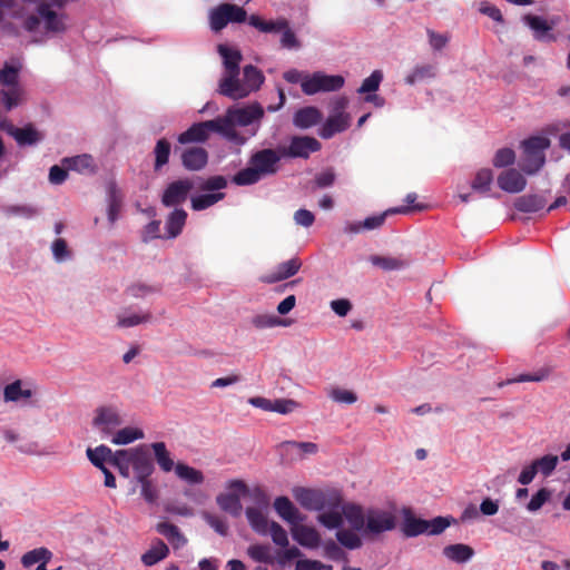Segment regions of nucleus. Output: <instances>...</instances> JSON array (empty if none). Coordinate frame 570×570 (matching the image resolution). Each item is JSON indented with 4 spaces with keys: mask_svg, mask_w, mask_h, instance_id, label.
<instances>
[{
    "mask_svg": "<svg viewBox=\"0 0 570 570\" xmlns=\"http://www.w3.org/2000/svg\"><path fill=\"white\" fill-rule=\"evenodd\" d=\"M346 521L353 530L365 537H376L392 531L396 527V518L392 511L381 508L364 510L355 503H347L343 508Z\"/></svg>",
    "mask_w": 570,
    "mask_h": 570,
    "instance_id": "nucleus-1",
    "label": "nucleus"
},
{
    "mask_svg": "<svg viewBox=\"0 0 570 570\" xmlns=\"http://www.w3.org/2000/svg\"><path fill=\"white\" fill-rule=\"evenodd\" d=\"M265 115V109L258 102H252L242 107H229L223 116H218L223 138L230 142L244 144L245 139L237 131L236 127L256 125L258 127Z\"/></svg>",
    "mask_w": 570,
    "mask_h": 570,
    "instance_id": "nucleus-2",
    "label": "nucleus"
},
{
    "mask_svg": "<svg viewBox=\"0 0 570 570\" xmlns=\"http://www.w3.org/2000/svg\"><path fill=\"white\" fill-rule=\"evenodd\" d=\"M67 16L50 8L45 0L36 2L35 12L28 14L23 20V28L31 33L55 36L66 31Z\"/></svg>",
    "mask_w": 570,
    "mask_h": 570,
    "instance_id": "nucleus-3",
    "label": "nucleus"
},
{
    "mask_svg": "<svg viewBox=\"0 0 570 570\" xmlns=\"http://www.w3.org/2000/svg\"><path fill=\"white\" fill-rule=\"evenodd\" d=\"M22 67L19 59L11 58L0 69V104L8 111L23 101L24 90L19 82Z\"/></svg>",
    "mask_w": 570,
    "mask_h": 570,
    "instance_id": "nucleus-4",
    "label": "nucleus"
},
{
    "mask_svg": "<svg viewBox=\"0 0 570 570\" xmlns=\"http://www.w3.org/2000/svg\"><path fill=\"white\" fill-rule=\"evenodd\" d=\"M265 81L263 72L253 65L243 68V78L235 76L229 87H226L220 95L234 100L243 99L250 92L257 91Z\"/></svg>",
    "mask_w": 570,
    "mask_h": 570,
    "instance_id": "nucleus-5",
    "label": "nucleus"
},
{
    "mask_svg": "<svg viewBox=\"0 0 570 570\" xmlns=\"http://www.w3.org/2000/svg\"><path fill=\"white\" fill-rule=\"evenodd\" d=\"M451 520L444 517H436L432 520L416 518L410 509L403 510L402 532L407 538L420 534L436 535L450 527Z\"/></svg>",
    "mask_w": 570,
    "mask_h": 570,
    "instance_id": "nucleus-6",
    "label": "nucleus"
},
{
    "mask_svg": "<svg viewBox=\"0 0 570 570\" xmlns=\"http://www.w3.org/2000/svg\"><path fill=\"white\" fill-rule=\"evenodd\" d=\"M550 146L546 137H530L522 142L523 156L520 161L521 169L529 175L535 174L546 163L544 150Z\"/></svg>",
    "mask_w": 570,
    "mask_h": 570,
    "instance_id": "nucleus-7",
    "label": "nucleus"
},
{
    "mask_svg": "<svg viewBox=\"0 0 570 570\" xmlns=\"http://www.w3.org/2000/svg\"><path fill=\"white\" fill-rule=\"evenodd\" d=\"M344 83L345 80L340 75H326L323 71L306 72L304 83H302V91L307 96L318 92H332L340 90Z\"/></svg>",
    "mask_w": 570,
    "mask_h": 570,
    "instance_id": "nucleus-8",
    "label": "nucleus"
},
{
    "mask_svg": "<svg viewBox=\"0 0 570 570\" xmlns=\"http://www.w3.org/2000/svg\"><path fill=\"white\" fill-rule=\"evenodd\" d=\"M208 18L210 29L214 32H219L230 22L242 23L246 21L247 13L242 7L237 4L222 3L210 9Z\"/></svg>",
    "mask_w": 570,
    "mask_h": 570,
    "instance_id": "nucleus-9",
    "label": "nucleus"
},
{
    "mask_svg": "<svg viewBox=\"0 0 570 570\" xmlns=\"http://www.w3.org/2000/svg\"><path fill=\"white\" fill-rule=\"evenodd\" d=\"M124 423L116 405H100L94 411L92 428L104 438L111 436Z\"/></svg>",
    "mask_w": 570,
    "mask_h": 570,
    "instance_id": "nucleus-10",
    "label": "nucleus"
},
{
    "mask_svg": "<svg viewBox=\"0 0 570 570\" xmlns=\"http://www.w3.org/2000/svg\"><path fill=\"white\" fill-rule=\"evenodd\" d=\"M210 132H216L223 137V128L218 117L194 124L178 136V141L183 145L205 142L209 138Z\"/></svg>",
    "mask_w": 570,
    "mask_h": 570,
    "instance_id": "nucleus-11",
    "label": "nucleus"
},
{
    "mask_svg": "<svg viewBox=\"0 0 570 570\" xmlns=\"http://www.w3.org/2000/svg\"><path fill=\"white\" fill-rule=\"evenodd\" d=\"M121 455L129 456L136 481L149 479L154 473L155 465L146 445L128 449L127 453Z\"/></svg>",
    "mask_w": 570,
    "mask_h": 570,
    "instance_id": "nucleus-12",
    "label": "nucleus"
},
{
    "mask_svg": "<svg viewBox=\"0 0 570 570\" xmlns=\"http://www.w3.org/2000/svg\"><path fill=\"white\" fill-rule=\"evenodd\" d=\"M218 52L223 58L224 73L219 80L218 91L219 94L229 87L235 76H239V62L242 60V53L239 50L230 48L226 45L218 46Z\"/></svg>",
    "mask_w": 570,
    "mask_h": 570,
    "instance_id": "nucleus-13",
    "label": "nucleus"
},
{
    "mask_svg": "<svg viewBox=\"0 0 570 570\" xmlns=\"http://www.w3.org/2000/svg\"><path fill=\"white\" fill-rule=\"evenodd\" d=\"M194 188V184L189 179H179L170 183L165 189L161 203L166 207H173L183 204L190 190Z\"/></svg>",
    "mask_w": 570,
    "mask_h": 570,
    "instance_id": "nucleus-14",
    "label": "nucleus"
},
{
    "mask_svg": "<svg viewBox=\"0 0 570 570\" xmlns=\"http://www.w3.org/2000/svg\"><path fill=\"white\" fill-rule=\"evenodd\" d=\"M281 156L273 149H263L254 154L249 164L255 167L258 174L264 178L277 171V164Z\"/></svg>",
    "mask_w": 570,
    "mask_h": 570,
    "instance_id": "nucleus-15",
    "label": "nucleus"
},
{
    "mask_svg": "<svg viewBox=\"0 0 570 570\" xmlns=\"http://www.w3.org/2000/svg\"><path fill=\"white\" fill-rule=\"evenodd\" d=\"M317 139L307 136H295L289 146L283 150V156L307 158L312 153L320 150Z\"/></svg>",
    "mask_w": 570,
    "mask_h": 570,
    "instance_id": "nucleus-16",
    "label": "nucleus"
},
{
    "mask_svg": "<svg viewBox=\"0 0 570 570\" xmlns=\"http://www.w3.org/2000/svg\"><path fill=\"white\" fill-rule=\"evenodd\" d=\"M524 23L532 30L533 37L539 41H550L553 39L550 31L558 23L557 18L546 20L539 16L527 14L523 17Z\"/></svg>",
    "mask_w": 570,
    "mask_h": 570,
    "instance_id": "nucleus-17",
    "label": "nucleus"
},
{
    "mask_svg": "<svg viewBox=\"0 0 570 570\" xmlns=\"http://www.w3.org/2000/svg\"><path fill=\"white\" fill-rule=\"evenodd\" d=\"M293 539L302 547L315 549L321 543L320 533L313 528L305 524L295 523L291 528Z\"/></svg>",
    "mask_w": 570,
    "mask_h": 570,
    "instance_id": "nucleus-18",
    "label": "nucleus"
},
{
    "mask_svg": "<svg viewBox=\"0 0 570 570\" xmlns=\"http://www.w3.org/2000/svg\"><path fill=\"white\" fill-rule=\"evenodd\" d=\"M498 185L507 193L517 194L525 188L527 180L517 169H508L499 175Z\"/></svg>",
    "mask_w": 570,
    "mask_h": 570,
    "instance_id": "nucleus-19",
    "label": "nucleus"
},
{
    "mask_svg": "<svg viewBox=\"0 0 570 570\" xmlns=\"http://www.w3.org/2000/svg\"><path fill=\"white\" fill-rule=\"evenodd\" d=\"M153 315L149 311H135L127 308L117 314V324L119 328H129L151 322Z\"/></svg>",
    "mask_w": 570,
    "mask_h": 570,
    "instance_id": "nucleus-20",
    "label": "nucleus"
},
{
    "mask_svg": "<svg viewBox=\"0 0 570 570\" xmlns=\"http://www.w3.org/2000/svg\"><path fill=\"white\" fill-rule=\"evenodd\" d=\"M33 395L31 385L21 380L8 384L3 390L6 402L26 403Z\"/></svg>",
    "mask_w": 570,
    "mask_h": 570,
    "instance_id": "nucleus-21",
    "label": "nucleus"
},
{
    "mask_svg": "<svg viewBox=\"0 0 570 570\" xmlns=\"http://www.w3.org/2000/svg\"><path fill=\"white\" fill-rule=\"evenodd\" d=\"M277 514L291 525L303 522L305 517L298 511L287 497H278L274 501Z\"/></svg>",
    "mask_w": 570,
    "mask_h": 570,
    "instance_id": "nucleus-22",
    "label": "nucleus"
},
{
    "mask_svg": "<svg viewBox=\"0 0 570 570\" xmlns=\"http://www.w3.org/2000/svg\"><path fill=\"white\" fill-rule=\"evenodd\" d=\"M295 498L307 510L322 511L326 507L325 497L320 491L302 488L295 491Z\"/></svg>",
    "mask_w": 570,
    "mask_h": 570,
    "instance_id": "nucleus-23",
    "label": "nucleus"
},
{
    "mask_svg": "<svg viewBox=\"0 0 570 570\" xmlns=\"http://www.w3.org/2000/svg\"><path fill=\"white\" fill-rule=\"evenodd\" d=\"M155 530L167 539L174 550L184 548L188 542L187 538L184 535L180 529L167 521L158 522L155 527Z\"/></svg>",
    "mask_w": 570,
    "mask_h": 570,
    "instance_id": "nucleus-24",
    "label": "nucleus"
},
{
    "mask_svg": "<svg viewBox=\"0 0 570 570\" xmlns=\"http://www.w3.org/2000/svg\"><path fill=\"white\" fill-rule=\"evenodd\" d=\"M350 125L351 115H330L320 129V136L330 139L335 134L345 131Z\"/></svg>",
    "mask_w": 570,
    "mask_h": 570,
    "instance_id": "nucleus-25",
    "label": "nucleus"
},
{
    "mask_svg": "<svg viewBox=\"0 0 570 570\" xmlns=\"http://www.w3.org/2000/svg\"><path fill=\"white\" fill-rule=\"evenodd\" d=\"M302 263L298 258H292L283 262L276 268L264 277V282L272 284L294 276L301 268Z\"/></svg>",
    "mask_w": 570,
    "mask_h": 570,
    "instance_id": "nucleus-26",
    "label": "nucleus"
},
{
    "mask_svg": "<svg viewBox=\"0 0 570 570\" xmlns=\"http://www.w3.org/2000/svg\"><path fill=\"white\" fill-rule=\"evenodd\" d=\"M323 115L314 106H307L298 109L293 116V124L299 129H308L321 122Z\"/></svg>",
    "mask_w": 570,
    "mask_h": 570,
    "instance_id": "nucleus-27",
    "label": "nucleus"
},
{
    "mask_svg": "<svg viewBox=\"0 0 570 570\" xmlns=\"http://www.w3.org/2000/svg\"><path fill=\"white\" fill-rule=\"evenodd\" d=\"M181 161L188 170H200L208 161V154L203 147H190L181 154Z\"/></svg>",
    "mask_w": 570,
    "mask_h": 570,
    "instance_id": "nucleus-28",
    "label": "nucleus"
},
{
    "mask_svg": "<svg viewBox=\"0 0 570 570\" xmlns=\"http://www.w3.org/2000/svg\"><path fill=\"white\" fill-rule=\"evenodd\" d=\"M336 503L330 509H324L321 511V513L317 515V521L323 524L325 528L332 530V529H341L343 525V518H345L343 508Z\"/></svg>",
    "mask_w": 570,
    "mask_h": 570,
    "instance_id": "nucleus-29",
    "label": "nucleus"
},
{
    "mask_svg": "<svg viewBox=\"0 0 570 570\" xmlns=\"http://www.w3.org/2000/svg\"><path fill=\"white\" fill-rule=\"evenodd\" d=\"M168 554V546L163 540L156 538L151 541L150 548L141 556V562L147 567H151L166 559Z\"/></svg>",
    "mask_w": 570,
    "mask_h": 570,
    "instance_id": "nucleus-30",
    "label": "nucleus"
},
{
    "mask_svg": "<svg viewBox=\"0 0 570 570\" xmlns=\"http://www.w3.org/2000/svg\"><path fill=\"white\" fill-rule=\"evenodd\" d=\"M88 460L99 470L106 468L105 463L112 464L116 456V451L112 452L111 449L101 444L95 449L88 448L86 451Z\"/></svg>",
    "mask_w": 570,
    "mask_h": 570,
    "instance_id": "nucleus-31",
    "label": "nucleus"
},
{
    "mask_svg": "<svg viewBox=\"0 0 570 570\" xmlns=\"http://www.w3.org/2000/svg\"><path fill=\"white\" fill-rule=\"evenodd\" d=\"M218 507L232 517L238 518L242 514L243 505L236 493H220L216 497Z\"/></svg>",
    "mask_w": 570,
    "mask_h": 570,
    "instance_id": "nucleus-32",
    "label": "nucleus"
},
{
    "mask_svg": "<svg viewBox=\"0 0 570 570\" xmlns=\"http://www.w3.org/2000/svg\"><path fill=\"white\" fill-rule=\"evenodd\" d=\"M246 518L252 527V529L261 534L267 535L268 529L271 527V522L266 518V515L258 508L248 507L245 511Z\"/></svg>",
    "mask_w": 570,
    "mask_h": 570,
    "instance_id": "nucleus-33",
    "label": "nucleus"
},
{
    "mask_svg": "<svg viewBox=\"0 0 570 570\" xmlns=\"http://www.w3.org/2000/svg\"><path fill=\"white\" fill-rule=\"evenodd\" d=\"M288 20L285 18H278L276 20L265 21L259 16L252 14L248 18V23L264 33H278L282 29L286 28V22Z\"/></svg>",
    "mask_w": 570,
    "mask_h": 570,
    "instance_id": "nucleus-34",
    "label": "nucleus"
},
{
    "mask_svg": "<svg viewBox=\"0 0 570 570\" xmlns=\"http://www.w3.org/2000/svg\"><path fill=\"white\" fill-rule=\"evenodd\" d=\"M63 163L67 165L68 169L80 174H92L96 170L95 160L92 156L88 154L65 158Z\"/></svg>",
    "mask_w": 570,
    "mask_h": 570,
    "instance_id": "nucleus-35",
    "label": "nucleus"
},
{
    "mask_svg": "<svg viewBox=\"0 0 570 570\" xmlns=\"http://www.w3.org/2000/svg\"><path fill=\"white\" fill-rule=\"evenodd\" d=\"M443 554L451 561L465 563L474 556V550L470 546L455 543L444 547Z\"/></svg>",
    "mask_w": 570,
    "mask_h": 570,
    "instance_id": "nucleus-36",
    "label": "nucleus"
},
{
    "mask_svg": "<svg viewBox=\"0 0 570 570\" xmlns=\"http://www.w3.org/2000/svg\"><path fill=\"white\" fill-rule=\"evenodd\" d=\"M187 213L184 209H174L166 219L167 238L177 237L185 226Z\"/></svg>",
    "mask_w": 570,
    "mask_h": 570,
    "instance_id": "nucleus-37",
    "label": "nucleus"
},
{
    "mask_svg": "<svg viewBox=\"0 0 570 570\" xmlns=\"http://www.w3.org/2000/svg\"><path fill=\"white\" fill-rule=\"evenodd\" d=\"M144 436L145 435L141 429L126 426L115 431V433L111 435V443L116 445H126L137 440L144 439Z\"/></svg>",
    "mask_w": 570,
    "mask_h": 570,
    "instance_id": "nucleus-38",
    "label": "nucleus"
},
{
    "mask_svg": "<svg viewBox=\"0 0 570 570\" xmlns=\"http://www.w3.org/2000/svg\"><path fill=\"white\" fill-rule=\"evenodd\" d=\"M150 448L154 451L157 464L164 472H170L173 469H175L176 464L164 442L151 443Z\"/></svg>",
    "mask_w": 570,
    "mask_h": 570,
    "instance_id": "nucleus-39",
    "label": "nucleus"
},
{
    "mask_svg": "<svg viewBox=\"0 0 570 570\" xmlns=\"http://www.w3.org/2000/svg\"><path fill=\"white\" fill-rule=\"evenodd\" d=\"M43 139V135L32 125H27L16 131L14 140L19 146H35Z\"/></svg>",
    "mask_w": 570,
    "mask_h": 570,
    "instance_id": "nucleus-40",
    "label": "nucleus"
},
{
    "mask_svg": "<svg viewBox=\"0 0 570 570\" xmlns=\"http://www.w3.org/2000/svg\"><path fill=\"white\" fill-rule=\"evenodd\" d=\"M407 212H410V209L407 207H394V208H390V209L385 210L382 214L370 216V217L365 218L364 220H362L363 230L377 229L384 224L385 218L389 215L405 214Z\"/></svg>",
    "mask_w": 570,
    "mask_h": 570,
    "instance_id": "nucleus-41",
    "label": "nucleus"
},
{
    "mask_svg": "<svg viewBox=\"0 0 570 570\" xmlns=\"http://www.w3.org/2000/svg\"><path fill=\"white\" fill-rule=\"evenodd\" d=\"M121 195L119 194L115 184H110L108 187V220L110 225H114L118 219L119 212L121 208Z\"/></svg>",
    "mask_w": 570,
    "mask_h": 570,
    "instance_id": "nucleus-42",
    "label": "nucleus"
},
{
    "mask_svg": "<svg viewBox=\"0 0 570 570\" xmlns=\"http://www.w3.org/2000/svg\"><path fill=\"white\" fill-rule=\"evenodd\" d=\"M247 556L255 562L267 563V564L275 563V559L272 553V548L269 544H259V543L250 544L247 548Z\"/></svg>",
    "mask_w": 570,
    "mask_h": 570,
    "instance_id": "nucleus-43",
    "label": "nucleus"
},
{
    "mask_svg": "<svg viewBox=\"0 0 570 570\" xmlns=\"http://www.w3.org/2000/svg\"><path fill=\"white\" fill-rule=\"evenodd\" d=\"M546 206V199L539 195H525L517 199L515 207L523 213H534Z\"/></svg>",
    "mask_w": 570,
    "mask_h": 570,
    "instance_id": "nucleus-44",
    "label": "nucleus"
},
{
    "mask_svg": "<svg viewBox=\"0 0 570 570\" xmlns=\"http://www.w3.org/2000/svg\"><path fill=\"white\" fill-rule=\"evenodd\" d=\"M52 558V552L47 548H37L26 552L21 558L23 567L29 568L36 563H48Z\"/></svg>",
    "mask_w": 570,
    "mask_h": 570,
    "instance_id": "nucleus-45",
    "label": "nucleus"
},
{
    "mask_svg": "<svg viewBox=\"0 0 570 570\" xmlns=\"http://www.w3.org/2000/svg\"><path fill=\"white\" fill-rule=\"evenodd\" d=\"M493 183V173L489 168L480 169L474 179L472 180L471 187L474 191L485 195L490 191Z\"/></svg>",
    "mask_w": 570,
    "mask_h": 570,
    "instance_id": "nucleus-46",
    "label": "nucleus"
},
{
    "mask_svg": "<svg viewBox=\"0 0 570 570\" xmlns=\"http://www.w3.org/2000/svg\"><path fill=\"white\" fill-rule=\"evenodd\" d=\"M252 325L257 330L273 328L277 326H287L288 323L285 320L279 318L274 314L263 313L252 317Z\"/></svg>",
    "mask_w": 570,
    "mask_h": 570,
    "instance_id": "nucleus-47",
    "label": "nucleus"
},
{
    "mask_svg": "<svg viewBox=\"0 0 570 570\" xmlns=\"http://www.w3.org/2000/svg\"><path fill=\"white\" fill-rule=\"evenodd\" d=\"M175 473L179 479L189 484H200L204 482V474L202 471L184 463L176 464Z\"/></svg>",
    "mask_w": 570,
    "mask_h": 570,
    "instance_id": "nucleus-48",
    "label": "nucleus"
},
{
    "mask_svg": "<svg viewBox=\"0 0 570 570\" xmlns=\"http://www.w3.org/2000/svg\"><path fill=\"white\" fill-rule=\"evenodd\" d=\"M436 69L433 65H419L405 77V82L410 86L415 85L424 79L434 78Z\"/></svg>",
    "mask_w": 570,
    "mask_h": 570,
    "instance_id": "nucleus-49",
    "label": "nucleus"
},
{
    "mask_svg": "<svg viewBox=\"0 0 570 570\" xmlns=\"http://www.w3.org/2000/svg\"><path fill=\"white\" fill-rule=\"evenodd\" d=\"M170 149V142L165 138H161L156 142V146L154 148L155 170H160L165 165L168 164Z\"/></svg>",
    "mask_w": 570,
    "mask_h": 570,
    "instance_id": "nucleus-50",
    "label": "nucleus"
},
{
    "mask_svg": "<svg viewBox=\"0 0 570 570\" xmlns=\"http://www.w3.org/2000/svg\"><path fill=\"white\" fill-rule=\"evenodd\" d=\"M225 197L224 193H206L191 197V207L194 210H204Z\"/></svg>",
    "mask_w": 570,
    "mask_h": 570,
    "instance_id": "nucleus-51",
    "label": "nucleus"
},
{
    "mask_svg": "<svg viewBox=\"0 0 570 570\" xmlns=\"http://www.w3.org/2000/svg\"><path fill=\"white\" fill-rule=\"evenodd\" d=\"M538 474L543 475L544 478L552 474V472L556 470L559 456L553 454H547L539 459H535L532 461Z\"/></svg>",
    "mask_w": 570,
    "mask_h": 570,
    "instance_id": "nucleus-52",
    "label": "nucleus"
},
{
    "mask_svg": "<svg viewBox=\"0 0 570 570\" xmlns=\"http://www.w3.org/2000/svg\"><path fill=\"white\" fill-rule=\"evenodd\" d=\"M263 177L258 174L253 165L239 170L234 177L233 183L237 186H247L258 183Z\"/></svg>",
    "mask_w": 570,
    "mask_h": 570,
    "instance_id": "nucleus-53",
    "label": "nucleus"
},
{
    "mask_svg": "<svg viewBox=\"0 0 570 570\" xmlns=\"http://www.w3.org/2000/svg\"><path fill=\"white\" fill-rule=\"evenodd\" d=\"M355 530L338 529L336 532L337 541L345 548L354 550L362 546L361 538L354 532Z\"/></svg>",
    "mask_w": 570,
    "mask_h": 570,
    "instance_id": "nucleus-54",
    "label": "nucleus"
},
{
    "mask_svg": "<svg viewBox=\"0 0 570 570\" xmlns=\"http://www.w3.org/2000/svg\"><path fill=\"white\" fill-rule=\"evenodd\" d=\"M370 262L384 271H396L405 266L402 259L389 256L373 255L370 257Z\"/></svg>",
    "mask_w": 570,
    "mask_h": 570,
    "instance_id": "nucleus-55",
    "label": "nucleus"
},
{
    "mask_svg": "<svg viewBox=\"0 0 570 570\" xmlns=\"http://www.w3.org/2000/svg\"><path fill=\"white\" fill-rule=\"evenodd\" d=\"M383 80V73L381 70H374L367 78H365L361 85V87L357 89L358 94H368L372 95L375 92L381 81Z\"/></svg>",
    "mask_w": 570,
    "mask_h": 570,
    "instance_id": "nucleus-56",
    "label": "nucleus"
},
{
    "mask_svg": "<svg viewBox=\"0 0 570 570\" xmlns=\"http://www.w3.org/2000/svg\"><path fill=\"white\" fill-rule=\"evenodd\" d=\"M549 370L548 368H541L534 374H520L514 379H510L505 382H500L498 385L499 387H502L507 384L511 383H523V382H542L549 376Z\"/></svg>",
    "mask_w": 570,
    "mask_h": 570,
    "instance_id": "nucleus-57",
    "label": "nucleus"
},
{
    "mask_svg": "<svg viewBox=\"0 0 570 570\" xmlns=\"http://www.w3.org/2000/svg\"><path fill=\"white\" fill-rule=\"evenodd\" d=\"M268 534L271 535L273 542L281 547L287 548L289 544L288 535L286 530L275 521L271 522V527L268 529Z\"/></svg>",
    "mask_w": 570,
    "mask_h": 570,
    "instance_id": "nucleus-58",
    "label": "nucleus"
},
{
    "mask_svg": "<svg viewBox=\"0 0 570 570\" xmlns=\"http://www.w3.org/2000/svg\"><path fill=\"white\" fill-rule=\"evenodd\" d=\"M551 498V491L542 488L538 492H535L529 503L527 504V510L529 512L539 511Z\"/></svg>",
    "mask_w": 570,
    "mask_h": 570,
    "instance_id": "nucleus-59",
    "label": "nucleus"
},
{
    "mask_svg": "<svg viewBox=\"0 0 570 570\" xmlns=\"http://www.w3.org/2000/svg\"><path fill=\"white\" fill-rule=\"evenodd\" d=\"M51 250L57 263H63L71 258V252L67 246V242L62 238H57L52 243Z\"/></svg>",
    "mask_w": 570,
    "mask_h": 570,
    "instance_id": "nucleus-60",
    "label": "nucleus"
},
{
    "mask_svg": "<svg viewBox=\"0 0 570 570\" xmlns=\"http://www.w3.org/2000/svg\"><path fill=\"white\" fill-rule=\"evenodd\" d=\"M279 33H282L281 46L283 48L289 49V50H292V49L296 50V49L301 48V42L298 41L294 31L291 29L288 21L286 22V28L282 29Z\"/></svg>",
    "mask_w": 570,
    "mask_h": 570,
    "instance_id": "nucleus-61",
    "label": "nucleus"
},
{
    "mask_svg": "<svg viewBox=\"0 0 570 570\" xmlns=\"http://www.w3.org/2000/svg\"><path fill=\"white\" fill-rule=\"evenodd\" d=\"M426 35L429 45L434 51L442 50L450 41V36L448 33H439L432 29H426Z\"/></svg>",
    "mask_w": 570,
    "mask_h": 570,
    "instance_id": "nucleus-62",
    "label": "nucleus"
},
{
    "mask_svg": "<svg viewBox=\"0 0 570 570\" xmlns=\"http://www.w3.org/2000/svg\"><path fill=\"white\" fill-rule=\"evenodd\" d=\"M330 397L337 403L343 404H353L357 401V396L353 391L345 390V389H333L330 392Z\"/></svg>",
    "mask_w": 570,
    "mask_h": 570,
    "instance_id": "nucleus-63",
    "label": "nucleus"
},
{
    "mask_svg": "<svg viewBox=\"0 0 570 570\" xmlns=\"http://www.w3.org/2000/svg\"><path fill=\"white\" fill-rule=\"evenodd\" d=\"M515 159V154L510 148L499 149L493 157V165L498 168H502L512 165Z\"/></svg>",
    "mask_w": 570,
    "mask_h": 570,
    "instance_id": "nucleus-64",
    "label": "nucleus"
}]
</instances>
